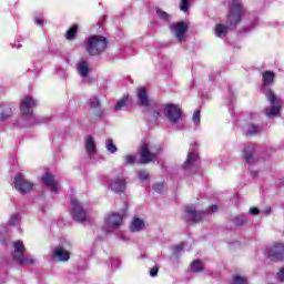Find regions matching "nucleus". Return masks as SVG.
I'll use <instances>...</instances> for the list:
<instances>
[{
  "label": "nucleus",
  "mask_w": 284,
  "mask_h": 284,
  "mask_svg": "<svg viewBox=\"0 0 284 284\" xmlns=\"http://www.w3.org/2000/svg\"><path fill=\"white\" fill-rule=\"evenodd\" d=\"M191 272H203V262L201 261H194L191 264Z\"/></svg>",
  "instance_id": "nucleus-27"
},
{
  "label": "nucleus",
  "mask_w": 284,
  "mask_h": 284,
  "mask_svg": "<svg viewBox=\"0 0 284 284\" xmlns=\"http://www.w3.org/2000/svg\"><path fill=\"white\" fill-rule=\"evenodd\" d=\"M163 114L170 123H179L183 119V112L176 104H165Z\"/></svg>",
  "instance_id": "nucleus-7"
},
{
  "label": "nucleus",
  "mask_w": 284,
  "mask_h": 284,
  "mask_svg": "<svg viewBox=\"0 0 284 284\" xmlns=\"http://www.w3.org/2000/svg\"><path fill=\"white\" fill-rule=\"evenodd\" d=\"M121 265V261H119V258H113L112 262H111V267L113 270H116V267H120Z\"/></svg>",
  "instance_id": "nucleus-38"
},
{
  "label": "nucleus",
  "mask_w": 284,
  "mask_h": 284,
  "mask_svg": "<svg viewBox=\"0 0 284 284\" xmlns=\"http://www.w3.org/2000/svg\"><path fill=\"white\" fill-rule=\"evenodd\" d=\"M139 179L142 183H145L146 181H150V173H148V171H140Z\"/></svg>",
  "instance_id": "nucleus-33"
},
{
  "label": "nucleus",
  "mask_w": 284,
  "mask_h": 284,
  "mask_svg": "<svg viewBox=\"0 0 284 284\" xmlns=\"http://www.w3.org/2000/svg\"><path fill=\"white\" fill-rule=\"evenodd\" d=\"M71 216L78 223H84V221H88V212L84 211L81 202L77 199L71 200Z\"/></svg>",
  "instance_id": "nucleus-8"
},
{
  "label": "nucleus",
  "mask_w": 284,
  "mask_h": 284,
  "mask_svg": "<svg viewBox=\"0 0 284 284\" xmlns=\"http://www.w3.org/2000/svg\"><path fill=\"white\" fill-rule=\"evenodd\" d=\"M216 210H219V206L212 205L207 212L212 213V212H216Z\"/></svg>",
  "instance_id": "nucleus-46"
},
{
  "label": "nucleus",
  "mask_w": 284,
  "mask_h": 284,
  "mask_svg": "<svg viewBox=\"0 0 284 284\" xmlns=\"http://www.w3.org/2000/svg\"><path fill=\"white\" fill-rule=\"evenodd\" d=\"M263 214H266V216H270V214H272V207L267 206L266 209H264L262 211Z\"/></svg>",
  "instance_id": "nucleus-45"
},
{
  "label": "nucleus",
  "mask_w": 284,
  "mask_h": 284,
  "mask_svg": "<svg viewBox=\"0 0 284 284\" xmlns=\"http://www.w3.org/2000/svg\"><path fill=\"white\" fill-rule=\"evenodd\" d=\"M247 223V216L245 215H240L235 219V225H237V227H242V225Z\"/></svg>",
  "instance_id": "nucleus-30"
},
{
  "label": "nucleus",
  "mask_w": 284,
  "mask_h": 284,
  "mask_svg": "<svg viewBox=\"0 0 284 284\" xmlns=\"http://www.w3.org/2000/svg\"><path fill=\"white\" fill-rule=\"evenodd\" d=\"M85 148L88 154H94V152H97V144L94 143V139L90 135L85 139Z\"/></svg>",
  "instance_id": "nucleus-23"
},
{
  "label": "nucleus",
  "mask_w": 284,
  "mask_h": 284,
  "mask_svg": "<svg viewBox=\"0 0 284 284\" xmlns=\"http://www.w3.org/2000/svg\"><path fill=\"white\" fill-rule=\"evenodd\" d=\"M17 48L19 49V48H21V45H18Z\"/></svg>",
  "instance_id": "nucleus-48"
},
{
  "label": "nucleus",
  "mask_w": 284,
  "mask_h": 284,
  "mask_svg": "<svg viewBox=\"0 0 284 284\" xmlns=\"http://www.w3.org/2000/svg\"><path fill=\"white\" fill-rule=\"evenodd\" d=\"M105 150H108L110 152V154H116L119 149L116 148V145L114 144V141H112V139H108L105 141Z\"/></svg>",
  "instance_id": "nucleus-25"
},
{
  "label": "nucleus",
  "mask_w": 284,
  "mask_h": 284,
  "mask_svg": "<svg viewBox=\"0 0 284 284\" xmlns=\"http://www.w3.org/2000/svg\"><path fill=\"white\" fill-rule=\"evenodd\" d=\"M119 239H120L121 241H130V237H129L128 235H125V233H120V234H119Z\"/></svg>",
  "instance_id": "nucleus-44"
},
{
  "label": "nucleus",
  "mask_w": 284,
  "mask_h": 284,
  "mask_svg": "<svg viewBox=\"0 0 284 284\" xmlns=\"http://www.w3.org/2000/svg\"><path fill=\"white\" fill-rule=\"evenodd\" d=\"M227 9V26H215V37H219L220 39H224L225 34H227L229 28H236V26L241 23V19L243 18V4L241 3V0H229Z\"/></svg>",
  "instance_id": "nucleus-1"
},
{
  "label": "nucleus",
  "mask_w": 284,
  "mask_h": 284,
  "mask_svg": "<svg viewBox=\"0 0 284 284\" xmlns=\"http://www.w3.org/2000/svg\"><path fill=\"white\" fill-rule=\"evenodd\" d=\"M193 123L199 126V124L201 123V111L196 110L193 113V118H192Z\"/></svg>",
  "instance_id": "nucleus-35"
},
{
  "label": "nucleus",
  "mask_w": 284,
  "mask_h": 284,
  "mask_svg": "<svg viewBox=\"0 0 284 284\" xmlns=\"http://www.w3.org/2000/svg\"><path fill=\"white\" fill-rule=\"evenodd\" d=\"M204 216L205 212H197L194 206L185 207V219L192 223H199V221H203Z\"/></svg>",
  "instance_id": "nucleus-14"
},
{
  "label": "nucleus",
  "mask_w": 284,
  "mask_h": 284,
  "mask_svg": "<svg viewBox=\"0 0 284 284\" xmlns=\"http://www.w3.org/2000/svg\"><path fill=\"white\" fill-rule=\"evenodd\" d=\"M243 159L246 163H254V146H245L243 150Z\"/></svg>",
  "instance_id": "nucleus-22"
},
{
  "label": "nucleus",
  "mask_w": 284,
  "mask_h": 284,
  "mask_svg": "<svg viewBox=\"0 0 284 284\" xmlns=\"http://www.w3.org/2000/svg\"><path fill=\"white\" fill-rule=\"evenodd\" d=\"M136 97L139 105L142 108H148V105H150V98L148 97V91L145 88H139Z\"/></svg>",
  "instance_id": "nucleus-20"
},
{
  "label": "nucleus",
  "mask_w": 284,
  "mask_h": 284,
  "mask_svg": "<svg viewBox=\"0 0 284 284\" xmlns=\"http://www.w3.org/2000/svg\"><path fill=\"white\" fill-rule=\"evenodd\" d=\"M109 187L112 190V192H115V194H121L125 192L126 183L125 179L123 176L113 178L109 182Z\"/></svg>",
  "instance_id": "nucleus-13"
},
{
  "label": "nucleus",
  "mask_w": 284,
  "mask_h": 284,
  "mask_svg": "<svg viewBox=\"0 0 284 284\" xmlns=\"http://www.w3.org/2000/svg\"><path fill=\"white\" fill-rule=\"evenodd\" d=\"M84 45L90 57H97L105 52V48H108V39L103 36H90Z\"/></svg>",
  "instance_id": "nucleus-3"
},
{
  "label": "nucleus",
  "mask_w": 284,
  "mask_h": 284,
  "mask_svg": "<svg viewBox=\"0 0 284 284\" xmlns=\"http://www.w3.org/2000/svg\"><path fill=\"white\" fill-rule=\"evenodd\" d=\"M155 116H159V112L158 111H155Z\"/></svg>",
  "instance_id": "nucleus-47"
},
{
  "label": "nucleus",
  "mask_w": 284,
  "mask_h": 284,
  "mask_svg": "<svg viewBox=\"0 0 284 284\" xmlns=\"http://www.w3.org/2000/svg\"><path fill=\"white\" fill-rule=\"evenodd\" d=\"M250 213L256 216V214H261V210L258 207H251Z\"/></svg>",
  "instance_id": "nucleus-41"
},
{
  "label": "nucleus",
  "mask_w": 284,
  "mask_h": 284,
  "mask_svg": "<svg viewBox=\"0 0 284 284\" xmlns=\"http://www.w3.org/2000/svg\"><path fill=\"white\" fill-rule=\"evenodd\" d=\"M123 225V215L119 213H111L104 220V230L105 232H114L118 227Z\"/></svg>",
  "instance_id": "nucleus-10"
},
{
  "label": "nucleus",
  "mask_w": 284,
  "mask_h": 284,
  "mask_svg": "<svg viewBox=\"0 0 284 284\" xmlns=\"http://www.w3.org/2000/svg\"><path fill=\"white\" fill-rule=\"evenodd\" d=\"M231 284H248L247 277L235 275Z\"/></svg>",
  "instance_id": "nucleus-29"
},
{
  "label": "nucleus",
  "mask_w": 284,
  "mask_h": 284,
  "mask_svg": "<svg viewBox=\"0 0 284 284\" xmlns=\"http://www.w3.org/2000/svg\"><path fill=\"white\" fill-rule=\"evenodd\" d=\"M70 247H72V242L62 241L60 245L53 248L52 258L59 263H68L70 261V251L68 248Z\"/></svg>",
  "instance_id": "nucleus-6"
},
{
  "label": "nucleus",
  "mask_w": 284,
  "mask_h": 284,
  "mask_svg": "<svg viewBox=\"0 0 284 284\" xmlns=\"http://www.w3.org/2000/svg\"><path fill=\"white\" fill-rule=\"evenodd\" d=\"M12 116V109L7 108L2 113H0V121H8Z\"/></svg>",
  "instance_id": "nucleus-28"
},
{
  "label": "nucleus",
  "mask_w": 284,
  "mask_h": 284,
  "mask_svg": "<svg viewBox=\"0 0 284 284\" xmlns=\"http://www.w3.org/2000/svg\"><path fill=\"white\" fill-rule=\"evenodd\" d=\"M179 252H183V244L174 246V254H179Z\"/></svg>",
  "instance_id": "nucleus-42"
},
{
  "label": "nucleus",
  "mask_w": 284,
  "mask_h": 284,
  "mask_svg": "<svg viewBox=\"0 0 284 284\" xmlns=\"http://www.w3.org/2000/svg\"><path fill=\"white\" fill-rule=\"evenodd\" d=\"M267 254L271 258L281 260L284 256V244L275 243L267 248Z\"/></svg>",
  "instance_id": "nucleus-17"
},
{
  "label": "nucleus",
  "mask_w": 284,
  "mask_h": 284,
  "mask_svg": "<svg viewBox=\"0 0 284 284\" xmlns=\"http://www.w3.org/2000/svg\"><path fill=\"white\" fill-rule=\"evenodd\" d=\"M180 10L182 12H187V10H190V0H181Z\"/></svg>",
  "instance_id": "nucleus-34"
},
{
  "label": "nucleus",
  "mask_w": 284,
  "mask_h": 284,
  "mask_svg": "<svg viewBox=\"0 0 284 284\" xmlns=\"http://www.w3.org/2000/svg\"><path fill=\"white\" fill-rule=\"evenodd\" d=\"M274 77L275 74L272 71H265L262 74L261 92L262 94H265L267 101H270L272 105V108L265 109V114L268 118L278 116V114H281V104H278V98L273 93L272 89H270V85L274 83Z\"/></svg>",
  "instance_id": "nucleus-2"
},
{
  "label": "nucleus",
  "mask_w": 284,
  "mask_h": 284,
  "mask_svg": "<svg viewBox=\"0 0 284 284\" xmlns=\"http://www.w3.org/2000/svg\"><path fill=\"white\" fill-rule=\"evenodd\" d=\"M140 156H141L140 163H143V164L152 163V161L154 159H156V153H154L150 150V145L142 144L141 151H140Z\"/></svg>",
  "instance_id": "nucleus-15"
},
{
  "label": "nucleus",
  "mask_w": 284,
  "mask_h": 284,
  "mask_svg": "<svg viewBox=\"0 0 284 284\" xmlns=\"http://www.w3.org/2000/svg\"><path fill=\"white\" fill-rule=\"evenodd\" d=\"M170 30L180 43L185 41V34H187V23L185 22L173 23L170 26Z\"/></svg>",
  "instance_id": "nucleus-11"
},
{
  "label": "nucleus",
  "mask_w": 284,
  "mask_h": 284,
  "mask_svg": "<svg viewBox=\"0 0 284 284\" xmlns=\"http://www.w3.org/2000/svg\"><path fill=\"white\" fill-rule=\"evenodd\" d=\"M13 185L16 190L21 194H28V192H32L34 187V183L28 181L26 179V175H23L22 173L16 175Z\"/></svg>",
  "instance_id": "nucleus-9"
},
{
  "label": "nucleus",
  "mask_w": 284,
  "mask_h": 284,
  "mask_svg": "<svg viewBox=\"0 0 284 284\" xmlns=\"http://www.w3.org/2000/svg\"><path fill=\"white\" fill-rule=\"evenodd\" d=\"M42 181L48 187H50L51 192H59L61 190V186L57 181L54 180V175L51 173H47L45 175L42 176Z\"/></svg>",
  "instance_id": "nucleus-18"
},
{
  "label": "nucleus",
  "mask_w": 284,
  "mask_h": 284,
  "mask_svg": "<svg viewBox=\"0 0 284 284\" xmlns=\"http://www.w3.org/2000/svg\"><path fill=\"white\" fill-rule=\"evenodd\" d=\"M156 274H159V266L155 265L150 270V276L154 277Z\"/></svg>",
  "instance_id": "nucleus-39"
},
{
  "label": "nucleus",
  "mask_w": 284,
  "mask_h": 284,
  "mask_svg": "<svg viewBox=\"0 0 284 284\" xmlns=\"http://www.w3.org/2000/svg\"><path fill=\"white\" fill-rule=\"evenodd\" d=\"M79 30V26L73 24L68 31H67V39L68 41H72L77 37V32Z\"/></svg>",
  "instance_id": "nucleus-24"
},
{
  "label": "nucleus",
  "mask_w": 284,
  "mask_h": 284,
  "mask_svg": "<svg viewBox=\"0 0 284 284\" xmlns=\"http://www.w3.org/2000/svg\"><path fill=\"white\" fill-rule=\"evenodd\" d=\"M88 104L93 119H101L103 116V108L101 106V100L97 97L89 99Z\"/></svg>",
  "instance_id": "nucleus-12"
},
{
  "label": "nucleus",
  "mask_w": 284,
  "mask_h": 284,
  "mask_svg": "<svg viewBox=\"0 0 284 284\" xmlns=\"http://www.w3.org/2000/svg\"><path fill=\"white\" fill-rule=\"evenodd\" d=\"M37 108V100L32 95H26L20 102V111L24 119H28L29 125L34 124V115L32 109Z\"/></svg>",
  "instance_id": "nucleus-5"
},
{
  "label": "nucleus",
  "mask_w": 284,
  "mask_h": 284,
  "mask_svg": "<svg viewBox=\"0 0 284 284\" xmlns=\"http://www.w3.org/2000/svg\"><path fill=\"white\" fill-rule=\"evenodd\" d=\"M143 230H145V221H143L139 217H134L131 221L130 231L131 232H143Z\"/></svg>",
  "instance_id": "nucleus-21"
},
{
  "label": "nucleus",
  "mask_w": 284,
  "mask_h": 284,
  "mask_svg": "<svg viewBox=\"0 0 284 284\" xmlns=\"http://www.w3.org/2000/svg\"><path fill=\"white\" fill-rule=\"evenodd\" d=\"M19 221H21V219L19 215L14 214L10 217L9 225H19Z\"/></svg>",
  "instance_id": "nucleus-37"
},
{
  "label": "nucleus",
  "mask_w": 284,
  "mask_h": 284,
  "mask_svg": "<svg viewBox=\"0 0 284 284\" xmlns=\"http://www.w3.org/2000/svg\"><path fill=\"white\" fill-rule=\"evenodd\" d=\"M136 161V156L134 155H125L124 156V163L125 165H132Z\"/></svg>",
  "instance_id": "nucleus-36"
},
{
  "label": "nucleus",
  "mask_w": 284,
  "mask_h": 284,
  "mask_svg": "<svg viewBox=\"0 0 284 284\" xmlns=\"http://www.w3.org/2000/svg\"><path fill=\"white\" fill-rule=\"evenodd\" d=\"M78 74L81 77L83 83H88V74H90V63L85 60H80L77 63Z\"/></svg>",
  "instance_id": "nucleus-16"
},
{
  "label": "nucleus",
  "mask_w": 284,
  "mask_h": 284,
  "mask_svg": "<svg viewBox=\"0 0 284 284\" xmlns=\"http://www.w3.org/2000/svg\"><path fill=\"white\" fill-rule=\"evenodd\" d=\"M258 126L256 125H250L245 132L246 136H254V134H257Z\"/></svg>",
  "instance_id": "nucleus-31"
},
{
  "label": "nucleus",
  "mask_w": 284,
  "mask_h": 284,
  "mask_svg": "<svg viewBox=\"0 0 284 284\" xmlns=\"http://www.w3.org/2000/svg\"><path fill=\"white\" fill-rule=\"evenodd\" d=\"M12 247H13L12 257L20 265H34V263H37V260L32 255L24 257L26 246L23 245V242L16 241L12 243Z\"/></svg>",
  "instance_id": "nucleus-4"
},
{
  "label": "nucleus",
  "mask_w": 284,
  "mask_h": 284,
  "mask_svg": "<svg viewBox=\"0 0 284 284\" xmlns=\"http://www.w3.org/2000/svg\"><path fill=\"white\" fill-rule=\"evenodd\" d=\"M156 16L162 21H170V19H172V16H170L168 12H165L161 9H156Z\"/></svg>",
  "instance_id": "nucleus-26"
},
{
  "label": "nucleus",
  "mask_w": 284,
  "mask_h": 284,
  "mask_svg": "<svg viewBox=\"0 0 284 284\" xmlns=\"http://www.w3.org/2000/svg\"><path fill=\"white\" fill-rule=\"evenodd\" d=\"M201 164L199 154H196L195 152H191L187 154V159L184 162V170H191V168L197 166Z\"/></svg>",
  "instance_id": "nucleus-19"
},
{
  "label": "nucleus",
  "mask_w": 284,
  "mask_h": 284,
  "mask_svg": "<svg viewBox=\"0 0 284 284\" xmlns=\"http://www.w3.org/2000/svg\"><path fill=\"white\" fill-rule=\"evenodd\" d=\"M153 190L159 193L163 192V184L161 183L154 184Z\"/></svg>",
  "instance_id": "nucleus-40"
},
{
  "label": "nucleus",
  "mask_w": 284,
  "mask_h": 284,
  "mask_svg": "<svg viewBox=\"0 0 284 284\" xmlns=\"http://www.w3.org/2000/svg\"><path fill=\"white\" fill-rule=\"evenodd\" d=\"M34 23H37V26H43V18L42 17L36 18Z\"/></svg>",
  "instance_id": "nucleus-43"
},
{
  "label": "nucleus",
  "mask_w": 284,
  "mask_h": 284,
  "mask_svg": "<svg viewBox=\"0 0 284 284\" xmlns=\"http://www.w3.org/2000/svg\"><path fill=\"white\" fill-rule=\"evenodd\" d=\"M128 105V98H122L116 104H115V112H119L122 108H125Z\"/></svg>",
  "instance_id": "nucleus-32"
}]
</instances>
